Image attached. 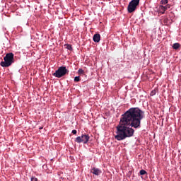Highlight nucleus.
<instances>
[{"instance_id":"obj_8","label":"nucleus","mask_w":181,"mask_h":181,"mask_svg":"<svg viewBox=\"0 0 181 181\" xmlns=\"http://www.w3.org/2000/svg\"><path fill=\"white\" fill-rule=\"evenodd\" d=\"M170 6H161L160 9L163 11L162 13H165V11H168L169 9Z\"/></svg>"},{"instance_id":"obj_10","label":"nucleus","mask_w":181,"mask_h":181,"mask_svg":"<svg viewBox=\"0 0 181 181\" xmlns=\"http://www.w3.org/2000/svg\"><path fill=\"white\" fill-rule=\"evenodd\" d=\"M78 74H79V76H84L85 75L84 70L79 69L78 71Z\"/></svg>"},{"instance_id":"obj_9","label":"nucleus","mask_w":181,"mask_h":181,"mask_svg":"<svg viewBox=\"0 0 181 181\" xmlns=\"http://www.w3.org/2000/svg\"><path fill=\"white\" fill-rule=\"evenodd\" d=\"M179 47H180V44H179V43H175L173 45V48L175 50H177V49H179Z\"/></svg>"},{"instance_id":"obj_16","label":"nucleus","mask_w":181,"mask_h":181,"mask_svg":"<svg viewBox=\"0 0 181 181\" xmlns=\"http://www.w3.org/2000/svg\"><path fill=\"white\" fill-rule=\"evenodd\" d=\"M31 181H37V178L36 177H31Z\"/></svg>"},{"instance_id":"obj_5","label":"nucleus","mask_w":181,"mask_h":181,"mask_svg":"<svg viewBox=\"0 0 181 181\" xmlns=\"http://www.w3.org/2000/svg\"><path fill=\"white\" fill-rule=\"evenodd\" d=\"M90 141V136L88 134H82L81 136H78L75 139V142L77 144H88Z\"/></svg>"},{"instance_id":"obj_4","label":"nucleus","mask_w":181,"mask_h":181,"mask_svg":"<svg viewBox=\"0 0 181 181\" xmlns=\"http://www.w3.org/2000/svg\"><path fill=\"white\" fill-rule=\"evenodd\" d=\"M140 0H132L128 5L127 11L129 13H132L136 11V7L139 5Z\"/></svg>"},{"instance_id":"obj_15","label":"nucleus","mask_w":181,"mask_h":181,"mask_svg":"<svg viewBox=\"0 0 181 181\" xmlns=\"http://www.w3.org/2000/svg\"><path fill=\"white\" fill-rule=\"evenodd\" d=\"M74 81H76V82L80 81V76H76V77L74 78Z\"/></svg>"},{"instance_id":"obj_17","label":"nucleus","mask_w":181,"mask_h":181,"mask_svg":"<svg viewBox=\"0 0 181 181\" xmlns=\"http://www.w3.org/2000/svg\"><path fill=\"white\" fill-rule=\"evenodd\" d=\"M72 134H74V135H76V134H77V130L76 129L72 130Z\"/></svg>"},{"instance_id":"obj_11","label":"nucleus","mask_w":181,"mask_h":181,"mask_svg":"<svg viewBox=\"0 0 181 181\" xmlns=\"http://www.w3.org/2000/svg\"><path fill=\"white\" fill-rule=\"evenodd\" d=\"M64 46L66 47V49H67L68 50H73L71 45L66 44Z\"/></svg>"},{"instance_id":"obj_14","label":"nucleus","mask_w":181,"mask_h":181,"mask_svg":"<svg viewBox=\"0 0 181 181\" xmlns=\"http://www.w3.org/2000/svg\"><path fill=\"white\" fill-rule=\"evenodd\" d=\"M168 2H169L168 0H161L160 1L161 5H166V4H168Z\"/></svg>"},{"instance_id":"obj_2","label":"nucleus","mask_w":181,"mask_h":181,"mask_svg":"<svg viewBox=\"0 0 181 181\" xmlns=\"http://www.w3.org/2000/svg\"><path fill=\"white\" fill-rule=\"evenodd\" d=\"M13 57V53H7L4 57V62H1L0 63L1 67H9L10 66H12L13 63H15V59Z\"/></svg>"},{"instance_id":"obj_6","label":"nucleus","mask_w":181,"mask_h":181,"mask_svg":"<svg viewBox=\"0 0 181 181\" xmlns=\"http://www.w3.org/2000/svg\"><path fill=\"white\" fill-rule=\"evenodd\" d=\"M90 173L95 175V176H100V175L103 173V171H101L100 168H93L90 170Z\"/></svg>"},{"instance_id":"obj_12","label":"nucleus","mask_w":181,"mask_h":181,"mask_svg":"<svg viewBox=\"0 0 181 181\" xmlns=\"http://www.w3.org/2000/svg\"><path fill=\"white\" fill-rule=\"evenodd\" d=\"M156 93H158V89H154V90H153L151 92L150 95H151V96L156 95Z\"/></svg>"},{"instance_id":"obj_7","label":"nucleus","mask_w":181,"mask_h":181,"mask_svg":"<svg viewBox=\"0 0 181 181\" xmlns=\"http://www.w3.org/2000/svg\"><path fill=\"white\" fill-rule=\"evenodd\" d=\"M93 42H95V43H98L101 39V35H100V34H95L93 35Z\"/></svg>"},{"instance_id":"obj_1","label":"nucleus","mask_w":181,"mask_h":181,"mask_svg":"<svg viewBox=\"0 0 181 181\" xmlns=\"http://www.w3.org/2000/svg\"><path fill=\"white\" fill-rule=\"evenodd\" d=\"M145 118V112L139 107H132L124 112L117 127V141H124L126 138L134 136L135 129L141 128V122Z\"/></svg>"},{"instance_id":"obj_3","label":"nucleus","mask_w":181,"mask_h":181,"mask_svg":"<svg viewBox=\"0 0 181 181\" xmlns=\"http://www.w3.org/2000/svg\"><path fill=\"white\" fill-rule=\"evenodd\" d=\"M69 74V71L66 68V66H60L58 68V69L52 74L54 77H57V78H61V77L64 76Z\"/></svg>"},{"instance_id":"obj_13","label":"nucleus","mask_w":181,"mask_h":181,"mask_svg":"<svg viewBox=\"0 0 181 181\" xmlns=\"http://www.w3.org/2000/svg\"><path fill=\"white\" fill-rule=\"evenodd\" d=\"M139 173L141 176H144V175H148V173H146L145 170H141Z\"/></svg>"}]
</instances>
